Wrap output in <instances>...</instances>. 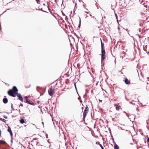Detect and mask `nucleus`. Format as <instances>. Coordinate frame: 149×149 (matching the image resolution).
<instances>
[{"label": "nucleus", "mask_w": 149, "mask_h": 149, "mask_svg": "<svg viewBox=\"0 0 149 149\" xmlns=\"http://www.w3.org/2000/svg\"><path fill=\"white\" fill-rule=\"evenodd\" d=\"M18 90L15 86H13L12 89L9 90L8 92V95L12 97H15L16 96Z\"/></svg>", "instance_id": "f257e3e1"}, {"label": "nucleus", "mask_w": 149, "mask_h": 149, "mask_svg": "<svg viewBox=\"0 0 149 149\" xmlns=\"http://www.w3.org/2000/svg\"><path fill=\"white\" fill-rule=\"evenodd\" d=\"M101 52H102V57H101V61L102 62L103 61L105 58V51L104 48H101Z\"/></svg>", "instance_id": "f03ea898"}, {"label": "nucleus", "mask_w": 149, "mask_h": 149, "mask_svg": "<svg viewBox=\"0 0 149 149\" xmlns=\"http://www.w3.org/2000/svg\"><path fill=\"white\" fill-rule=\"evenodd\" d=\"M57 4V5L58 6H60L61 5V6L62 7H63V8H64L65 7V6L64 5H63V3L64 2V1H62L61 2H59V1H54Z\"/></svg>", "instance_id": "7ed1b4c3"}, {"label": "nucleus", "mask_w": 149, "mask_h": 149, "mask_svg": "<svg viewBox=\"0 0 149 149\" xmlns=\"http://www.w3.org/2000/svg\"><path fill=\"white\" fill-rule=\"evenodd\" d=\"M25 98L26 99L25 101H24L25 102L28 103L31 105L33 104V103L30 100H29L28 97L25 96Z\"/></svg>", "instance_id": "20e7f679"}, {"label": "nucleus", "mask_w": 149, "mask_h": 149, "mask_svg": "<svg viewBox=\"0 0 149 149\" xmlns=\"http://www.w3.org/2000/svg\"><path fill=\"white\" fill-rule=\"evenodd\" d=\"M48 92L49 95L50 96H52L54 94V90L52 88H51L48 90Z\"/></svg>", "instance_id": "39448f33"}, {"label": "nucleus", "mask_w": 149, "mask_h": 149, "mask_svg": "<svg viewBox=\"0 0 149 149\" xmlns=\"http://www.w3.org/2000/svg\"><path fill=\"white\" fill-rule=\"evenodd\" d=\"M16 95L17 97H18V99L22 102L23 101V99L20 94L17 93Z\"/></svg>", "instance_id": "423d86ee"}, {"label": "nucleus", "mask_w": 149, "mask_h": 149, "mask_svg": "<svg viewBox=\"0 0 149 149\" xmlns=\"http://www.w3.org/2000/svg\"><path fill=\"white\" fill-rule=\"evenodd\" d=\"M8 131L9 132L10 134V136H11V137H12L13 136V133L12 132V131H11V128H10V127L9 126H8Z\"/></svg>", "instance_id": "0eeeda50"}, {"label": "nucleus", "mask_w": 149, "mask_h": 149, "mask_svg": "<svg viewBox=\"0 0 149 149\" xmlns=\"http://www.w3.org/2000/svg\"><path fill=\"white\" fill-rule=\"evenodd\" d=\"M88 111H85V110H84V111L83 118L84 120H85L86 117L87 115V113H88Z\"/></svg>", "instance_id": "6e6552de"}, {"label": "nucleus", "mask_w": 149, "mask_h": 149, "mask_svg": "<svg viewBox=\"0 0 149 149\" xmlns=\"http://www.w3.org/2000/svg\"><path fill=\"white\" fill-rule=\"evenodd\" d=\"M125 83L127 84H129L130 83V81H129L128 79L126 78V79L124 80Z\"/></svg>", "instance_id": "1a4fd4ad"}, {"label": "nucleus", "mask_w": 149, "mask_h": 149, "mask_svg": "<svg viewBox=\"0 0 149 149\" xmlns=\"http://www.w3.org/2000/svg\"><path fill=\"white\" fill-rule=\"evenodd\" d=\"M115 107H116V109L117 110H119L120 108V106H118L117 104H115L114 105Z\"/></svg>", "instance_id": "9d476101"}, {"label": "nucleus", "mask_w": 149, "mask_h": 149, "mask_svg": "<svg viewBox=\"0 0 149 149\" xmlns=\"http://www.w3.org/2000/svg\"><path fill=\"white\" fill-rule=\"evenodd\" d=\"M3 101L4 104H6L8 102V100L6 98H4L3 99Z\"/></svg>", "instance_id": "9b49d317"}, {"label": "nucleus", "mask_w": 149, "mask_h": 149, "mask_svg": "<svg viewBox=\"0 0 149 149\" xmlns=\"http://www.w3.org/2000/svg\"><path fill=\"white\" fill-rule=\"evenodd\" d=\"M0 144H7L6 142L3 141V140H0Z\"/></svg>", "instance_id": "f8f14e48"}, {"label": "nucleus", "mask_w": 149, "mask_h": 149, "mask_svg": "<svg viewBox=\"0 0 149 149\" xmlns=\"http://www.w3.org/2000/svg\"><path fill=\"white\" fill-rule=\"evenodd\" d=\"M20 123L22 124H23L24 123V122H25L24 119H21L20 120Z\"/></svg>", "instance_id": "ddd939ff"}, {"label": "nucleus", "mask_w": 149, "mask_h": 149, "mask_svg": "<svg viewBox=\"0 0 149 149\" xmlns=\"http://www.w3.org/2000/svg\"><path fill=\"white\" fill-rule=\"evenodd\" d=\"M114 149H119V147L117 145H116L114 146Z\"/></svg>", "instance_id": "4468645a"}, {"label": "nucleus", "mask_w": 149, "mask_h": 149, "mask_svg": "<svg viewBox=\"0 0 149 149\" xmlns=\"http://www.w3.org/2000/svg\"><path fill=\"white\" fill-rule=\"evenodd\" d=\"M101 40V48H104V45L101 39H100Z\"/></svg>", "instance_id": "2eb2a0df"}, {"label": "nucleus", "mask_w": 149, "mask_h": 149, "mask_svg": "<svg viewBox=\"0 0 149 149\" xmlns=\"http://www.w3.org/2000/svg\"><path fill=\"white\" fill-rule=\"evenodd\" d=\"M89 108L88 107V106L87 105L85 109L84 110H85V111H88L89 110Z\"/></svg>", "instance_id": "dca6fc26"}, {"label": "nucleus", "mask_w": 149, "mask_h": 149, "mask_svg": "<svg viewBox=\"0 0 149 149\" xmlns=\"http://www.w3.org/2000/svg\"><path fill=\"white\" fill-rule=\"evenodd\" d=\"M0 120H1L3 122H5L6 121V120L4 119H2V118H0Z\"/></svg>", "instance_id": "f3484780"}, {"label": "nucleus", "mask_w": 149, "mask_h": 149, "mask_svg": "<svg viewBox=\"0 0 149 149\" xmlns=\"http://www.w3.org/2000/svg\"><path fill=\"white\" fill-rule=\"evenodd\" d=\"M79 24L78 26V27H80V25H81V19H80V17H79Z\"/></svg>", "instance_id": "a211bd4d"}, {"label": "nucleus", "mask_w": 149, "mask_h": 149, "mask_svg": "<svg viewBox=\"0 0 149 149\" xmlns=\"http://www.w3.org/2000/svg\"><path fill=\"white\" fill-rule=\"evenodd\" d=\"M99 145L100 146V147H101V148L102 149H104V148L99 143Z\"/></svg>", "instance_id": "6ab92c4d"}, {"label": "nucleus", "mask_w": 149, "mask_h": 149, "mask_svg": "<svg viewBox=\"0 0 149 149\" xmlns=\"http://www.w3.org/2000/svg\"><path fill=\"white\" fill-rule=\"evenodd\" d=\"M115 16H116V19H117V22H118V16H117V15L115 13Z\"/></svg>", "instance_id": "aec40b11"}, {"label": "nucleus", "mask_w": 149, "mask_h": 149, "mask_svg": "<svg viewBox=\"0 0 149 149\" xmlns=\"http://www.w3.org/2000/svg\"><path fill=\"white\" fill-rule=\"evenodd\" d=\"M123 113H125L126 114V115L128 118L129 119H130V118H129V115L128 114H127L125 111H124Z\"/></svg>", "instance_id": "412c9836"}, {"label": "nucleus", "mask_w": 149, "mask_h": 149, "mask_svg": "<svg viewBox=\"0 0 149 149\" xmlns=\"http://www.w3.org/2000/svg\"><path fill=\"white\" fill-rule=\"evenodd\" d=\"M39 10H41L43 12H47L46 11H45L43 10L42 8H39Z\"/></svg>", "instance_id": "4be33fe9"}, {"label": "nucleus", "mask_w": 149, "mask_h": 149, "mask_svg": "<svg viewBox=\"0 0 149 149\" xmlns=\"http://www.w3.org/2000/svg\"><path fill=\"white\" fill-rule=\"evenodd\" d=\"M11 137V143H13V136L12 137Z\"/></svg>", "instance_id": "5701e85b"}, {"label": "nucleus", "mask_w": 149, "mask_h": 149, "mask_svg": "<svg viewBox=\"0 0 149 149\" xmlns=\"http://www.w3.org/2000/svg\"><path fill=\"white\" fill-rule=\"evenodd\" d=\"M3 117L4 118H5L6 119L8 118V117L5 115L3 116Z\"/></svg>", "instance_id": "b1692460"}, {"label": "nucleus", "mask_w": 149, "mask_h": 149, "mask_svg": "<svg viewBox=\"0 0 149 149\" xmlns=\"http://www.w3.org/2000/svg\"><path fill=\"white\" fill-rule=\"evenodd\" d=\"M74 86H75V88L77 91V88L76 86V83H74ZM77 92L78 93L77 91Z\"/></svg>", "instance_id": "393cba45"}, {"label": "nucleus", "mask_w": 149, "mask_h": 149, "mask_svg": "<svg viewBox=\"0 0 149 149\" xmlns=\"http://www.w3.org/2000/svg\"><path fill=\"white\" fill-rule=\"evenodd\" d=\"M72 2H73V3H75V7H76V5H77V3H76V2H75V1H72Z\"/></svg>", "instance_id": "a878e982"}, {"label": "nucleus", "mask_w": 149, "mask_h": 149, "mask_svg": "<svg viewBox=\"0 0 149 149\" xmlns=\"http://www.w3.org/2000/svg\"><path fill=\"white\" fill-rule=\"evenodd\" d=\"M11 108L13 110H15V109L13 107V104H11Z\"/></svg>", "instance_id": "bb28decb"}, {"label": "nucleus", "mask_w": 149, "mask_h": 149, "mask_svg": "<svg viewBox=\"0 0 149 149\" xmlns=\"http://www.w3.org/2000/svg\"><path fill=\"white\" fill-rule=\"evenodd\" d=\"M39 142H38V141L37 142H36V145H40L39 144Z\"/></svg>", "instance_id": "cd10ccee"}, {"label": "nucleus", "mask_w": 149, "mask_h": 149, "mask_svg": "<svg viewBox=\"0 0 149 149\" xmlns=\"http://www.w3.org/2000/svg\"><path fill=\"white\" fill-rule=\"evenodd\" d=\"M37 1V3H39L40 1Z\"/></svg>", "instance_id": "c85d7f7f"}, {"label": "nucleus", "mask_w": 149, "mask_h": 149, "mask_svg": "<svg viewBox=\"0 0 149 149\" xmlns=\"http://www.w3.org/2000/svg\"><path fill=\"white\" fill-rule=\"evenodd\" d=\"M46 138H48V134H46Z\"/></svg>", "instance_id": "c756f323"}, {"label": "nucleus", "mask_w": 149, "mask_h": 149, "mask_svg": "<svg viewBox=\"0 0 149 149\" xmlns=\"http://www.w3.org/2000/svg\"><path fill=\"white\" fill-rule=\"evenodd\" d=\"M147 140V142H148L149 143V137L148 138Z\"/></svg>", "instance_id": "7c9ffc66"}, {"label": "nucleus", "mask_w": 149, "mask_h": 149, "mask_svg": "<svg viewBox=\"0 0 149 149\" xmlns=\"http://www.w3.org/2000/svg\"><path fill=\"white\" fill-rule=\"evenodd\" d=\"M81 99V97L80 96H79V97H78V100H79Z\"/></svg>", "instance_id": "2f4dec72"}, {"label": "nucleus", "mask_w": 149, "mask_h": 149, "mask_svg": "<svg viewBox=\"0 0 149 149\" xmlns=\"http://www.w3.org/2000/svg\"><path fill=\"white\" fill-rule=\"evenodd\" d=\"M144 1H142L140 3V4H141L142 3H143Z\"/></svg>", "instance_id": "473e14b6"}, {"label": "nucleus", "mask_w": 149, "mask_h": 149, "mask_svg": "<svg viewBox=\"0 0 149 149\" xmlns=\"http://www.w3.org/2000/svg\"><path fill=\"white\" fill-rule=\"evenodd\" d=\"M20 106H22V107H23V104H22L21 103L20 104Z\"/></svg>", "instance_id": "72a5a7b5"}, {"label": "nucleus", "mask_w": 149, "mask_h": 149, "mask_svg": "<svg viewBox=\"0 0 149 149\" xmlns=\"http://www.w3.org/2000/svg\"><path fill=\"white\" fill-rule=\"evenodd\" d=\"M86 93H87L88 91V90L87 89H86Z\"/></svg>", "instance_id": "f704fd0d"}, {"label": "nucleus", "mask_w": 149, "mask_h": 149, "mask_svg": "<svg viewBox=\"0 0 149 149\" xmlns=\"http://www.w3.org/2000/svg\"><path fill=\"white\" fill-rule=\"evenodd\" d=\"M92 18H94L95 20H96V18H95L94 16H93L92 17Z\"/></svg>", "instance_id": "c9c22d12"}, {"label": "nucleus", "mask_w": 149, "mask_h": 149, "mask_svg": "<svg viewBox=\"0 0 149 149\" xmlns=\"http://www.w3.org/2000/svg\"><path fill=\"white\" fill-rule=\"evenodd\" d=\"M37 139V138H35L33 139V140H36Z\"/></svg>", "instance_id": "e433bc0d"}, {"label": "nucleus", "mask_w": 149, "mask_h": 149, "mask_svg": "<svg viewBox=\"0 0 149 149\" xmlns=\"http://www.w3.org/2000/svg\"><path fill=\"white\" fill-rule=\"evenodd\" d=\"M39 88V86H37V91H38V90H37V89H38V88Z\"/></svg>", "instance_id": "4c0bfd02"}, {"label": "nucleus", "mask_w": 149, "mask_h": 149, "mask_svg": "<svg viewBox=\"0 0 149 149\" xmlns=\"http://www.w3.org/2000/svg\"><path fill=\"white\" fill-rule=\"evenodd\" d=\"M120 127V128L122 130H124V129H123L122 127Z\"/></svg>", "instance_id": "58836bf2"}, {"label": "nucleus", "mask_w": 149, "mask_h": 149, "mask_svg": "<svg viewBox=\"0 0 149 149\" xmlns=\"http://www.w3.org/2000/svg\"><path fill=\"white\" fill-rule=\"evenodd\" d=\"M147 127L148 130H149V126L148 127V126H147Z\"/></svg>", "instance_id": "ea45409f"}, {"label": "nucleus", "mask_w": 149, "mask_h": 149, "mask_svg": "<svg viewBox=\"0 0 149 149\" xmlns=\"http://www.w3.org/2000/svg\"><path fill=\"white\" fill-rule=\"evenodd\" d=\"M62 13H63V15H65V14H64V13L63 12H62Z\"/></svg>", "instance_id": "a19ab883"}, {"label": "nucleus", "mask_w": 149, "mask_h": 149, "mask_svg": "<svg viewBox=\"0 0 149 149\" xmlns=\"http://www.w3.org/2000/svg\"><path fill=\"white\" fill-rule=\"evenodd\" d=\"M82 102V101L81 100L80 101V102H81V103Z\"/></svg>", "instance_id": "79ce46f5"}, {"label": "nucleus", "mask_w": 149, "mask_h": 149, "mask_svg": "<svg viewBox=\"0 0 149 149\" xmlns=\"http://www.w3.org/2000/svg\"><path fill=\"white\" fill-rule=\"evenodd\" d=\"M42 124H43V125H44V123L43 122H42Z\"/></svg>", "instance_id": "37998d69"}, {"label": "nucleus", "mask_w": 149, "mask_h": 149, "mask_svg": "<svg viewBox=\"0 0 149 149\" xmlns=\"http://www.w3.org/2000/svg\"><path fill=\"white\" fill-rule=\"evenodd\" d=\"M83 6L85 8V5L84 4L83 5Z\"/></svg>", "instance_id": "c03bdc74"}, {"label": "nucleus", "mask_w": 149, "mask_h": 149, "mask_svg": "<svg viewBox=\"0 0 149 149\" xmlns=\"http://www.w3.org/2000/svg\"><path fill=\"white\" fill-rule=\"evenodd\" d=\"M40 102L39 101H37V102L38 103H39Z\"/></svg>", "instance_id": "a18cd8bd"}, {"label": "nucleus", "mask_w": 149, "mask_h": 149, "mask_svg": "<svg viewBox=\"0 0 149 149\" xmlns=\"http://www.w3.org/2000/svg\"><path fill=\"white\" fill-rule=\"evenodd\" d=\"M110 133H111V130L110 131Z\"/></svg>", "instance_id": "49530a36"}, {"label": "nucleus", "mask_w": 149, "mask_h": 149, "mask_svg": "<svg viewBox=\"0 0 149 149\" xmlns=\"http://www.w3.org/2000/svg\"><path fill=\"white\" fill-rule=\"evenodd\" d=\"M118 29L119 30L120 28H119V27H118Z\"/></svg>", "instance_id": "de8ad7c7"}, {"label": "nucleus", "mask_w": 149, "mask_h": 149, "mask_svg": "<svg viewBox=\"0 0 149 149\" xmlns=\"http://www.w3.org/2000/svg\"><path fill=\"white\" fill-rule=\"evenodd\" d=\"M86 13H89V12H85Z\"/></svg>", "instance_id": "09e8293b"}, {"label": "nucleus", "mask_w": 149, "mask_h": 149, "mask_svg": "<svg viewBox=\"0 0 149 149\" xmlns=\"http://www.w3.org/2000/svg\"><path fill=\"white\" fill-rule=\"evenodd\" d=\"M90 16H92V15H91V14H90Z\"/></svg>", "instance_id": "8fccbe9b"}, {"label": "nucleus", "mask_w": 149, "mask_h": 149, "mask_svg": "<svg viewBox=\"0 0 149 149\" xmlns=\"http://www.w3.org/2000/svg\"><path fill=\"white\" fill-rule=\"evenodd\" d=\"M88 17V16L87 15H86V17Z\"/></svg>", "instance_id": "3c124183"}, {"label": "nucleus", "mask_w": 149, "mask_h": 149, "mask_svg": "<svg viewBox=\"0 0 149 149\" xmlns=\"http://www.w3.org/2000/svg\"><path fill=\"white\" fill-rule=\"evenodd\" d=\"M84 109L83 107H82V109Z\"/></svg>", "instance_id": "603ef678"}, {"label": "nucleus", "mask_w": 149, "mask_h": 149, "mask_svg": "<svg viewBox=\"0 0 149 149\" xmlns=\"http://www.w3.org/2000/svg\"><path fill=\"white\" fill-rule=\"evenodd\" d=\"M139 110V109L138 108H137V110Z\"/></svg>", "instance_id": "864d4df0"}, {"label": "nucleus", "mask_w": 149, "mask_h": 149, "mask_svg": "<svg viewBox=\"0 0 149 149\" xmlns=\"http://www.w3.org/2000/svg\"><path fill=\"white\" fill-rule=\"evenodd\" d=\"M144 50H146L144 48Z\"/></svg>", "instance_id": "5fc2aeb1"}, {"label": "nucleus", "mask_w": 149, "mask_h": 149, "mask_svg": "<svg viewBox=\"0 0 149 149\" xmlns=\"http://www.w3.org/2000/svg\"><path fill=\"white\" fill-rule=\"evenodd\" d=\"M144 3H143L142 4V5H144Z\"/></svg>", "instance_id": "6e6d98bb"}, {"label": "nucleus", "mask_w": 149, "mask_h": 149, "mask_svg": "<svg viewBox=\"0 0 149 149\" xmlns=\"http://www.w3.org/2000/svg\"><path fill=\"white\" fill-rule=\"evenodd\" d=\"M122 1L123 2H124V1Z\"/></svg>", "instance_id": "4d7b16f0"}, {"label": "nucleus", "mask_w": 149, "mask_h": 149, "mask_svg": "<svg viewBox=\"0 0 149 149\" xmlns=\"http://www.w3.org/2000/svg\"><path fill=\"white\" fill-rule=\"evenodd\" d=\"M43 5H45V3H44V4H43Z\"/></svg>", "instance_id": "13d9d810"}, {"label": "nucleus", "mask_w": 149, "mask_h": 149, "mask_svg": "<svg viewBox=\"0 0 149 149\" xmlns=\"http://www.w3.org/2000/svg\"><path fill=\"white\" fill-rule=\"evenodd\" d=\"M100 100V101H102V100Z\"/></svg>", "instance_id": "bf43d9fd"}, {"label": "nucleus", "mask_w": 149, "mask_h": 149, "mask_svg": "<svg viewBox=\"0 0 149 149\" xmlns=\"http://www.w3.org/2000/svg\"><path fill=\"white\" fill-rule=\"evenodd\" d=\"M111 137H112V135L111 134Z\"/></svg>", "instance_id": "052dcab7"}, {"label": "nucleus", "mask_w": 149, "mask_h": 149, "mask_svg": "<svg viewBox=\"0 0 149 149\" xmlns=\"http://www.w3.org/2000/svg\"><path fill=\"white\" fill-rule=\"evenodd\" d=\"M0 29H1V27L0 26Z\"/></svg>", "instance_id": "680f3d73"}, {"label": "nucleus", "mask_w": 149, "mask_h": 149, "mask_svg": "<svg viewBox=\"0 0 149 149\" xmlns=\"http://www.w3.org/2000/svg\"><path fill=\"white\" fill-rule=\"evenodd\" d=\"M130 144H132V143H131Z\"/></svg>", "instance_id": "e2e57ef3"}]
</instances>
